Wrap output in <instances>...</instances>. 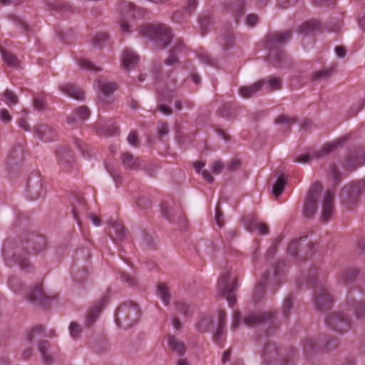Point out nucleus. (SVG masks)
<instances>
[{"label": "nucleus", "mask_w": 365, "mask_h": 365, "mask_svg": "<svg viewBox=\"0 0 365 365\" xmlns=\"http://www.w3.org/2000/svg\"><path fill=\"white\" fill-rule=\"evenodd\" d=\"M140 308L133 302L122 304L115 313V323L119 327L128 329L138 320Z\"/></svg>", "instance_id": "nucleus-1"}, {"label": "nucleus", "mask_w": 365, "mask_h": 365, "mask_svg": "<svg viewBox=\"0 0 365 365\" xmlns=\"http://www.w3.org/2000/svg\"><path fill=\"white\" fill-rule=\"evenodd\" d=\"M139 33L142 36L155 41L163 48L170 43L172 38L170 29L163 24L143 25L140 28Z\"/></svg>", "instance_id": "nucleus-2"}, {"label": "nucleus", "mask_w": 365, "mask_h": 365, "mask_svg": "<svg viewBox=\"0 0 365 365\" xmlns=\"http://www.w3.org/2000/svg\"><path fill=\"white\" fill-rule=\"evenodd\" d=\"M237 287V279L232 277L230 271L223 272L217 282V292L225 297L230 307H232L235 303V295L234 292Z\"/></svg>", "instance_id": "nucleus-3"}, {"label": "nucleus", "mask_w": 365, "mask_h": 365, "mask_svg": "<svg viewBox=\"0 0 365 365\" xmlns=\"http://www.w3.org/2000/svg\"><path fill=\"white\" fill-rule=\"evenodd\" d=\"M263 360L267 365H294V360L282 356L281 349L275 344L267 343L263 350Z\"/></svg>", "instance_id": "nucleus-4"}, {"label": "nucleus", "mask_w": 365, "mask_h": 365, "mask_svg": "<svg viewBox=\"0 0 365 365\" xmlns=\"http://www.w3.org/2000/svg\"><path fill=\"white\" fill-rule=\"evenodd\" d=\"M120 20V26L123 31H129L128 21L131 19L143 16L144 11L141 9H136L130 1L123 2L119 7Z\"/></svg>", "instance_id": "nucleus-5"}, {"label": "nucleus", "mask_w": 365, "mask_h": 365, "mask_svg": "<svg viewBox=\"0 0 365 365\" xmlns=\"http://www.w3.org/2000/svg\"><path fill=\"white\" fill-rule=\"evenodd\" d=\"M322 189V184L315 182L310 187L303 207V214L306 217H312L317 210V200Z\"/></svg>", "instance_id": "nucleus-6"}, {"label": "nucleus", "mask_w": 365, "mask_h": 365, "mask_svg": "<svg viewBox=\"0 0 365 365\" xmlns=\"http://www.w3.org/2000/svg\"><path fill=\"white\" fill-rule=\"evenodd\" d=\"M327 324L338 332H344L350 327V319L341 312H334L326 319Z\"/></svg>", "instance_id": "nucleus-7"}, {"label": "nucleus", "mask_w": 365, "mask_h": 365, "mask_svg": "<svg viewBox=\"0 0 365 365\" xmlns=\"http://www.w3.org/2000/svg\"><path fill=\"white\" fill-rule=\"evenodd\" d=\"M4 257L8 266L19 265L21 269H26L29 267V258L24 251L17 250L15 253L11 254L6 248H4Z\"/></svg>", "instance_id": "nucleus-8"}, {"label": "nucleus", "mask_w": 365, "mask_h": 365, "mask_svg": "<svg viewBox=\"0 0 365 365\" xmlns=\"http://www.w3.org/2000/svg\"><path fill=\"white\" fill-rule=\"evenodd\" d=\"M273 314L267 312H252L244 317L243 323L247 327H255L260 324H272L274 322Z\"/></svg>", "instance_id": "nucleus-9"}, {"label": "nucleus", "mask_w": 365, "mask_h": 365, "mask_svg": "<svg viewBox=\"0 0 365 365\" xmlns=\"http://www.w3.org/2000/svg\"><path fill=\"white\" fill-rule=\"evenodd\" d=\"M281 270L279 268V265L278 264L276 267H274L272 272H267L262 277V281L259 283V284L256 287L255 289V297L257 299H258V293L263 292L264 291V287L267 284H278L281 279Z\"/></svg>", "instance_id": "nucleus-10"}, {"label": "nucleus", "mask_w": 365, "mask_h": 365, "mask_svg": "<svg viewBox=\"0 0 365 365\" xmlns=\"http://www.w3.org/2000/svg\"><path fill=\"white\" fill-rule=\"evenodd\" d=\"M334 195L331 191H327L324 194L323 200H322V221L327 222L331 217L334 211Z\"/></svg>", "instance_id": "nucleus-11"}, {"label": "nucleus", "mask_w": 365, "mask_h": 365, "mask_svg": "<svg viewBox=\"0 0 365 365\" xmlns=\"http://www.w3.org/2000/svg\"><path fill=\"white\" fill-rule=\"evenodd\" d=\"M333 299L327 289L323 287L317 288L315 291V304L319 310H324L330 307Z\"/></svg>", "instance_id": "nucleus-12"}, {"label": "nucleus", "mask_w": 365, "mask_h": 365, "mask_svg": "<svg viewBox=\"0 0 365 365\" xmlns=\"http://www.w3.org/2000/svg\"><path fill=\"white\" fill-rule=\"evenodd\" d=\"M46 240L43 236H36L32 235L29 240L28 242H26V245H22L23 249H29V247H31L33 250L34 254H38L41 252L46 249Z\"/></svg>", "instance_id": "nucleus-13"}, {"label": "nucleus", "mask_w": 365, "mask_h": 365, "mask_svg": "<svg viewBox=\"0 0 365 365\" xmlns=\"http://www.w3.org/2000/svg\"><path fill=\"white\" fill-rule=\"evenodd\" d=\"M121 61L123 67L129 71L137 66L139 57L134 51L125 48L122 53Z\"/></svg>", "instance_id": "nucleus-14"}, {"label": "nucleus", "mask_w": 365, "mask_h": 365, "mask_svg": "<svg viewBox=\"0 0 365 365\" xmlns=\"http://www.w3.org/2000/svg\"><path fill=\"white\" fill-rule=\"evenodd\" d=\"M35 131L38 137L46 142L55 140L58 135L54 128L45 124L37 125Z\"/></svg>", "instance_id": "nucleus-15"}, {"label": "nucleus", "mask_w": 365, "mask_h": 365, "mask_svg": "<svg viewBox=\"0 0 365 365\" xmlns=\"http://www.w3.org/2000/svg\"><path fill=\"white\" fill-rule=\"evenodd\" d=\"M292 32L286 31L284 32H276L268 36V43L270 47H278L291 38Z\"/></svg>", "instance_id": "nucleus-16"}, {"label": "nucleus", "mask_w": 365, "mask_h": 365, "mask_svg": "<svg viewBox=\"0 0 365 365\" xmlns=\"http://www.w3.org/2000/svg\"><path fill=\"white\" fill-rule=\"evenodd\" d=\"M90 115V111L86 106H81L75 110L73 114L67 118L68 125H78V122L86 120Z\"/></svg>", "instance_id": "nucleus-17"}, {"label": "nucleus", "mask_w": 365, "mask_h": 365, "mask_svg": "<svg viewBox=\"0 0 365 365\" xmlns=\"http://www.w3.org/2000/svg\"><path fill=\"white\" fill-rule=\"evenodd\" d=\"M106 299H101L98 304L94 305L88 312L86 318V324L88 326L93 324L98 317L104 307Z\"/></svg>", "instance_id": "nucleus-18"}, {"label": "nucleus", "mask_w": 365, "mask_h": 365, "mask_svg": "<svg viewBox=\"0 0 365 365\" xmlns=\"http://www.w3.org/2000/svg\"><path fill=\"white\" fill-rule=\"evenodd\" d=\"M61 90L66 95L76 100H83L84 92L82 89L73 84H65L61 86Z\"/></svg>", "instance_id": "nucleus-19"}, {"label": "nucleus", "mask_w": 365, "mask_h": 365, "mask_svg": "<svg viewBox=\"0 0 365 365\" xmlns=\"http://www.w3.org/2000/svg\"><path fill=\"white\" fill-rule=\"evenodd\" d=\"M245 2L246 0H235V2L227 6V10L235 15L237 23L245 12Z\"/></svg>", "instance_id": "nucleus-20"}, {"label": "nucleus", "mask_w": 365, "mask_h": 365, "mask_svg": "<svg viewBox=\"0 0 365 365\" xmlns=\"http://www.w3.org/2000/svg\"><path fill=\"white\" fill-rule=\"evenodd\" d=\"M264 83L265 81H259L251 86L241 87L239 90V93L244 98H250L255 93L262 91V86Z\"/></svg>", "instance_id": "nucleus-21"}, {"label": "nucleus", "mask_w": 365, "mask_h": 365, "mask_svg": "<svg viewBox=\"0 0 365 365\" xmlns=\"http://www.w3.org/2000/svg\"><path fill=\"white\" fill-rule=\"evenodd\" d=\"M110 235L112 238L117 240H122L125 237V230L120 221H115L112 224Z\"/></svg>", "instance_id": "nucleus-22"}, {"label": "nucleus", "mask_w": 365, "mask_h": 365, "mask_svg": "<svg viewBox=\"0 0 365 365\" xmlns=\"http://www.w3.org/2000/svg\"><path fill=\"white\" fill-rule=\"evenodd\" d=\"M123 165L125 168L136 170L140 167V160L134 158L129 153H124L121 157Z\"/></svg>", "instance_id": "nucleus-23"}, {"label": "nucleus", "mask_w": 365, "mask_h": 365, "mask_svg": "<svg viewBox=\"0 0 365 365\" xmlns=\"http://www.w3.org/2000/svg\"><path fill=\"white\" fill-rule=\"evenodd\" d=\"M262 81H265V83L262 86V91H264L267 93L272 91L278 90L281 88L282 81L278 78L269 77L268 78H264Z\"/></svg>", "instance_id": "nucleus-24"}, {"label": "nucleus", "mask_w": 365, "mask_h": 365, "mask_svg": "<svg viewBox=\"0 0 365 365\" xmlns=\"http://www.w3.org/2000/svg\"><path fill=\"white\" fill-rule=\"evenodd\" d=\"M247 228L250 231L257 230L260 235H267L269 232V228L267 224L259 222L258 220L253 219L250 222L245 224Z\"/></svg>", "instance_id": "nucleus-25"}, {"label": "nucleus", "mask_w": 365, "mask_h": 365, "mask_svg": "<svg viewBox=\"0 0 365 365\" xmlns=\"http://www.w3.org/2000/svg\"><path fill=\"white\" fill-rule=\"evenodd\" d=\"M29 299L33 302L43 303L46 298V294L43 291L41 285H36L34 289L29 294Z\"/></svg>", "instance_id": "nucleus-26"}, {"label": "nucleus", "mask_w": 365, "mask_h": 365, "mask_svg": "<svg viewBox=\"0 0 365 365\" xmlns=\"http://www.w3.org/2000/svg\"><path fill=\"white\" fill-rule=\"evenodd\" d=\"M157 295L161 299L163 303L168 306L170 300L169 288L165 283H159L157 286Z\"/></svg>", "instance_id": "nucleus-27"}, {"label": "nucleus", "mask_w": 365, "mask_h": 365, "mask_svg": "<svg viewBox=\"0 0 365 365\" xmlns=\"http://www.w3.org/2000/svg\"><path fill=\"white\" fill-rule=\"evenodd\" d=\"M168 344L170 348L175 351L179 356H182L185 352V346L182 341H179L175 336L168 337Z\"/></svg>", "instance_id": "nucleus-28"}, {"label": "nucleus", "mask_w": 365, "mask_h": 365, "mask_svg": "<svg viewBox=\"0 0 365 365\" xmlns=\"http://www.w3.org/2000/svg\"><path fill=\"white\" fill-rule=\"evenodd\" d=\"M322 345L316 341L314 339H307L303 344V350L306 355L314 353L316 351L319 350Z\"/></svg>", "instance_id": "nucleus-29"}, {"label": "nucleus", "mask_w": 365, "mask_h": 365, "mask_svg": "<svg viewBox=\"0 0 365 365\" xmlns=\"http://www.w3.org/2000/svg\"><path fill=\"white\" fill-rule=\"evenodd\" d=\"M284 54L282 50L271 49L269 54V60L275 67L282 66V61L284 60Z\"/></svg>", "instance_id": "nucleus-30"}, {"label": "nucleus", "mask_w": 365, "mask_h": 365, "mask_svg": "<svg viewBox=\"0 0 365 365\" xmlns=\"http://www.w3.org/2000/svg\"><path fill=\"white\" fill-rule=\"evenodd\" d=\"M57 156L61 164L71 163L74 161L73 153L71 150H58Z\"/></svg>", "instance_id": "nucleus-31"}, {"label": "nucleus", "mask_w": 365, "mask_h": 365, "mask_svg": "<svg viewBox=\"0 0 365 365\" xmlns=\"http://www.w3.org/2000/svg\"><path fill=\"white\" fill-rule=\"evenodd\" d=\"M48 347V342L47 341H42L38 343V350L41 354L43 361L45 364H50L53 361L51 356L47 353Z\"/></svg>", "instance_id": "nucleus-32"}, {"label": "nucleus", "mask_w": 365, "mask_h": 365, "mask_svg": "<svg viewBox=\"0 0 365 365\" xmlns=\"http://www.w3.org/2000/svg\"><path fill=\"white\" fill-rule=\"evenodd\" d=\"M5 63L12 67H18L19 65V60L13 53L8 52L5 50H1Z\"/></svg>", "instance_id": "nucleus-33"}, {"label": "nucleus", "mask_w": 365, "mask_h": 365, "mask_svg": "<svg viewBox=\"0 0 365 365\" xmlns=\"http://www.w3.org/2000/svg\"><path fill=\"white\" fill-rule=\"evenodd\" d=\"M43 335V328L42 326L36 327L31 330L27 336V339L30 343L38 341Z\"/></svg>", "instance_id": "nucleus-34"}, {"label": "nucleus", "mask_w": 365, "mask_h": 365, "mask_svg": "<svg viewBox=\"0 0 365 365\" xmlns=\"http://www.w3.org/2000/svg\"><path fill=\"white\" fill-rule=\"evenodd\" d=\"M358 271L355 268H349L341 272L340 274V280L344 283L349 282L354 279Z\"/></svg>", "instance_id": "nucleus-35"}, {"label": "nucleus", "mask_w": 365, "mask_h": 365, "mask_svg": "<svg viewBox=\"0 0 365 365\" xmlns=\"http://www.w3.org/2000/svg\"><path fill=\"white\" fill-rule=\"evenodd\" d=\"M98 83L102 93L105 95H109L116 89V84L113 82L99 81Z\"/></svg>", "instance_id": "nucleus-36"}, {"label": "nucleus", "mask_w": 365, "mask_h": 365, "mask_svg": "<svg viewBox=\"0 0 365 365\" xmlns=\"http://www.w3.org/2000/svg\"><path fill=\"white\" fill-rule=\"evenodd\" d=\"M286 180L283 176H280L277 180L276 182L273 186V194L277 197H279L284 190V187L285 185Z\"/></svg>", "instance_id": "nucleus-37"}, {"label": "nucleus", "mask_w": 365, "mask_h": 365, "mask_svg": "<svg viewBox=\"0 0 365 365\" xmlns=\"http://www.w3.org/2000/svg\"><path fill=\"white\" fill-rule=\"evenodd\" d=\"M176 310L185 316H188L192 312L191 306L186 302L179 300L175 302Z\"/></svg>", "instance_id": "nucleus-38"}, {"label": "nucleus", "mask_w": 365, "mask_h": 365, "mask_svg": "<svg viewBox=\"0 0 365 365\" xmlns=\"http://www.w3.org/2000/svg\"><path fill=\"white\" fill-rule=\"evenodd\" d=\"M182 46H183L182 42L180 41H178V43H176L175 46V48L170 51L169 57L165 61V63L167 65L171 66V65L174 64L177 61L176 53L180 49H181Z\"/></svg>", "instance_id": "nucleus-39"}, {"label": "nucleus", "mask_w": 365, "mask_h": 365, "mask_svg": "<svg viewBox=\"0 0 365 365\" xmlns=\"http://www.w3.org/2000/svg\"><path fill=\"white\" fill-rule=\"evenodd\" d=\"M3 101L8 105H16L19 102L18 96L11 91L6 90L4 93Z\"/></svg>", "instance_id": "nucleus-40"}, {"label": "nucleus", "mask_w": 365, "mask_h": 365, "mask_svg": "<svg viewBox=\"0 0 365 365\" xmlns=\"http://www.w3.org/2000/svg\"><path fill=\"white\" fill-rule=\"evenodd\" d=\"M226 317H227V314H226V312L225 311L221 310V311L219 312V313H218L219 324H218V328H217V329L216 331V333L215 334V339H217V338L220 336L221 333L222 331V329H223L224 324H225V322Z\"/></svg>", "instance_id": "nucleus-41"}, {"label": "nucleus", "mask_w": 365, "mask_h": 365, "mask_svg": "<svg viewBox=\"0 0 365 365\" xmlns=\"http://www.w3.org/2000/svg\"><path fill=\"white\" fill-rule=\"evenodd\" d=\"M78 64L80 67L84 69L98 71L101 68L93 65L91 62L84 58H79L78 59Z\"/></svg>", "instance_id": "nucleus-42"}, {"label": "nucleus", "mask_w": 365, "mask_h": 365, "mask_svg": "<svg viewBox=\"0 0 365 365\" xmlns=\"http://www.w3.org/2000/svg\"><path fill=\"white\" fill-rule=\"evenodd\" d=\"M307 238V236H303L299 238V240H292L289 245H288V252L292 254L293 256H295L297 253V250L299 248V241H305Z\"/></svg>", "instance_id": "nucleus-43"}, {"label": "nucleus", "mask_w": 365, "mask_h": 365, "mask_svg": "<svg viewBox=\"0 0 365 365\" xmlns=\"http://www.w3.org/2000/svg\"><path fill=\"white\" fill-rule=\"evenodd\" d=\"M319 27L318 23L315 21H311L303 24L301 26V31L305 34L314 31Z\"/></svg>", "instance_id": "nucleus-44"}, {"label": "nucleus", "mask_w": 365, "mask_h": 365, "mask_svg": "<svg viewBox=\"0 0 365 365\" xmlns=\"http://www.w3.org/2000/svg\"><path fill=\"white\" fill-rule=\"evenodd\" d=\"M197 7V0H187L183 6L185 15H190Z\"/></svg>", "instance_id": "nucleus-45"}, {"label": "nucleus", "mask_w": 365, "mask_h": 365, "mask_svg": "<svg viewBox=\"0 0 365 365\" xmlns=\"http://www.w3.org/2000/svg\"><path fill=\"white\" fill-rule=\"evenodd\" d=\"M212 323L213 322L210 317H204L198 322L197 327L202 331H207Z\"/></svg>", "instance_id": "nucleus-46"}, {"label": "nucleus", "mask_w": 365, "mask_h": 365, "mask_svg": "<svg viewBox=\"0 0 365 365\" xmlns=\"http://www.w3.org/2000/svg\"><path fill=\"white\" fill-rule=\"evenodd\" d=\"M354 312L357 318H361L365 316V302H359L354 307Z\"/></svg>", "instance_id": "nucleus-47"}, {"label": "nucleus", "mask_w": 365, "mask_h": 365, "mask_svg": "<svg viewBox=\"0 0 365 365\" xmlns=\"http://www.w3.org/2000/svg\"><path fill=\"white\" fill-rule=\"evenodd\" d=\"M292 297L291 296H288L287 297H286L282 306L283 314L285 317H288L289 311L292 309Z\"/></svg>", "instance_id": "nucleus-48"}, {"label": "nucleus", "mask_w": 365, "mask_h": 365, "mask_svg": "<svg viewBox=\"0 0 365 365\" xmlns=\"http://www.w3.org/2000/svg\"><path fill=\"white\" fill-rule=\"evenodd\" d=\"M321 156V154L316 153L314 155V158H318ZM314 157V155H312L309 153H304L299 156H298L295 160L294 162L299 163H307L310 161V160Z\"/></svg>", "instance_id": "nucleus-49"}, {"label": "nucleus", "mask_w": 365, "mask_h": 365, "mask_svg": "<svg viewBox=\"0 0 365 365\" xmlns=\"http://www.w3.org/2000/svg\"><path fill=\"white\" fill-rule=\"evenodd\" d=\"M69 331L73 338L78 337L81 332V326L76 322H71L69 327Z\"/></svg>", "instance_id": "nucleus-50"}, {"label": "nucleus", "mask_w": 365, "mask_h": 365, "mask_svg": "<svg viewBox=\"0 0 365 365\" xmlns=\"http://www.w3.org/2000/svg\"><path fill=\"white\" fill-rule=\"evenodd\" d=\"M341 143V140H336V141H334V142H332V143H327V144L324 145L322 152L324 154H328L329 153H330L332 150H334Z\"/></svg>", "instance_id": "nucleus-51"}, {"label": "nucleus", "mask_w": 365, "mask_h": 365, "mask_svg": "<svg viewBox=\"0 0 365 365\" xmlns=\"http://www.w3.org/2000/svg\"><path fill=\"white\" fill-rule=\"evenodd\" d=\"M223 45L225 48L230 47L234 42V36L231 31H227L223 37Z\"/></svg>", "instance_id": "nucleus-52"}, {"label": "nucleus", "mask_w": 365, "mask_h": 365, "mask_svg": "<svg viewBox=\"0 0 365 365\" xmlns=\"http://www.w3.org/2000/svg\"><path fill=\"white\" fill-rule=\"evenodd\" d=\"M34 106L38 110L43 109L46 105L45 99L41 96H36L34 99Z\"/></svg>", "instance_id": "nucleus-53"}, {"label": "nucleus", "mask_w": 365, "mask_h": 365, "mask_svg": "<svg viewBox=\"0 0 365 365\" xmlns=\"http://www.w3.org/2000/svg\"><path fill=\"white\" fill-rule=\"evenodd\" d=\"M245 22L250 27L255 26L258 22V17L256 14H250L247 16Z\"/></svg>", "instance_id": "nucleus-54"}, {"label": "nucleus", "mask_w": 365, "mask_h": 365, "mask_svg": "<svg viewBox=\"0 0 365 365\" xmlns=\"http://www.w3.org/2000/svg\"><path fill=\"white\" fill-rule=\"evenodd\" d=\"M318 270L317 268H314L309 271V277H308V283L310 284H315L316 281L318 278Z\"/></svg>", "instance_id": "nucleus-55"}, {"label": "nucleus", "mask_w": 365, "mask_h": 365, "mask_svg": "<svg viewBox=\"0 0 365 365\" xmlns=\"http://www.w3.org/2000/svg\"><path fill=\"white\" fill-rule=\"evenodd\" d=\"M108 35L106 33H100L96 35L93 38L94 43L96 46H101V43L107 39Z\"/></svg>", "instance_id": "nucleus-56"}, {"label": "nucleus", "mask_w": 365, "mask_h": 365, "mask_svg": "<svg viewBox=\"0 0 365 365\" xmlns=\"http://www.w3.org/2000/svg\"><path fill=\"white\" fill-rule=\"evenodd\" d=\"M0 118L4 123H9L12 119V118H11V115L9 114V111L6 109H5V108H2V109L0 110Z\"/></svg>", "instance_id": "nucleus-57"}, {"label": "nucleus", "mask_w": 365, "mask_h": 365, "mask_svg": "<svg viewBox=\"0 0 365 365\" xmlns=\"http://www.w3.org/2000/svg\"><path fill=\"white\" fill-rule=\"evenodd\" d=\"M331 69H326V70H322L316 72L313 76L314 79H319L323 77H328L331 75Z\"/></svg>", "instance_id": "nucleus-58"}, {"label": "nucleus", "mask_w": 365, "mask_h": 365, "mask_svg": "<svg viewBox=\"0 0 365 365\" xmlns=\"http://www.w3.org/2000/svg\"><path fill=\"white\" fill-rule=\"evenodd\" d=\"M240 322V312L238 311L234 312L232 315V329H235Z\"/></svg>", "instance_id": "nucleus-59"}, {"label": "nucleus", "mask_w": 365, "mask_h": 365, "mask_svg": "<svg viewBox=\"0 0 365 365\" xmlns=\"http://www.w3.org/2000/svg\"><path fill=\"white\" fill-rule=\"evenodd\" d=\"M215 220L217 224V225L220 227H222L224 225V220L222 217V213L220 210V208L218 207H216L215 210Z\"/></svg>", "instance_id": "nucleus-60"}, {"label": "nucleus", "mask_w": 365, "mask_h": 365, "mask_svg": "<svg viewBox=\"0 0 365 365\" xmlns=\"http://www.w3.org/2000/svg\"><path fill=\"white\" fill-rule=\"evenodd\" d=\"M294 121V118H288L286 115H280L279 116L277 120L276 123L279 124H290Z\"/></svg>", "instance_id": "nucleus-61"}, {"label": "nucleus", "mask_w": 365, "mask_h": 365, "mask_svg": "<svg viewBox=\"0 0 365 365\" xmlns=\"http://www.w3.org/2000/svg\"><path fill=\"white\" fill-rule=\"evenodd\" d=\"M128 143L133 145H136L138 141V135L135 131H131L127 138Z\"/></svg>", "instance_id": "nucleus-62"}, {"label": "nucleus", "mask_w": 365, "mask_h": 365, "mask_svg": "<svg viewBox=\"0 0 365 365\" xmlns=\"http://www.w3.org/2000/svg\"><path fill=\"white\" fill-rule=\"evenodd\" d=\"M168 124L165 123H160L158 128V134L161 136L166 135L168 133Z\"/></svg>", "instance_id": "nucleus-63"}, {"label": "nucleus", "mask_w": 365, "mask_h": 365, "mask_svg": "<svg viewBox=\"0 0 365 365\" xmlns=\"http://www.w3.org/2000/svg\"><path fill=\"white\" fill-rule=\"evenodd\" d=\"M222 164L220 161H215L212 165V170L215 174H219L222 170Z\"/></svg>", "instance_id": "nucleus-64"}]
</instances>
